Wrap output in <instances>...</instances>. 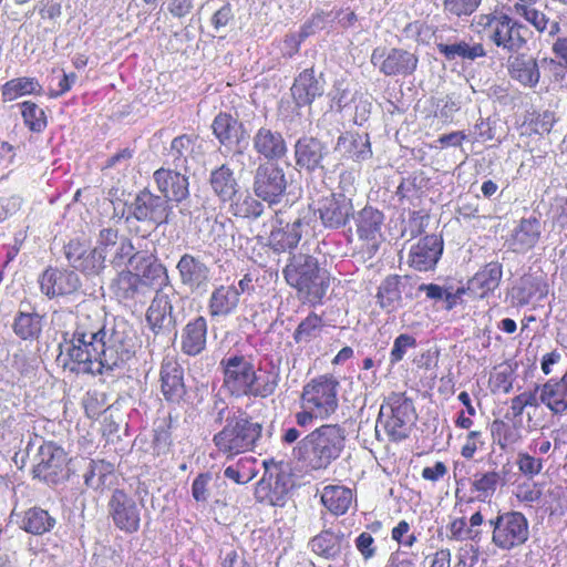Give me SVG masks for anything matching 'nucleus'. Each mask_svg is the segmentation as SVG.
<instances>
[{"instance_id":"7ed1b4c3","label":"nucleus","mask_w":567,"mask_h":567,"mask_svg":"<svg viewBox=\"0 0 567 567\" xmlns=\"http://www.w3.org/2000/svg\"><path fill=\"white\" fill-rule=\"evenodd\" d=\"M284 275L287 284L298 291L300 298L313 305L322 300L330 285L328 271L320 269L318 260L307 254L293 255L284 269Z\"/></svg>"},{"instance_id":"b1692460","label":"nucleus","mask_w":567,"mask_h":567,"mask_svg":"<svg viewBox=\"0 0 567 567\" xmlns=\"http://www.w3.org/2000/svg\"><path fill=\"white\" fill-rule=\"evenodd\" d=\"M493 443L502 451H514L524 440V427L522 420H495L491 424Z\"/></svg>"},{"instance_id":"4c0bfd02","label":"nucleus","mask_w":567,"mask_h":567,"mask_svg":"<svg viewBox=\"0 0 567 567\" xmlns=\"http://www.w3.org/2000/svg\"><path fill=\"white\" fill-rule=\"evenodd\" d=\"M193 153L194 141L190 136L183 135L173 140L168 156L176 169L188 173L196 162Z\"/></svg>"},{"instance_id":"473e14b6","label":"nucleus","mask_w":567,"mask_h":567,"mask_svg":"<svg viewBox=\"0 0 567 567\" xmlns=\"http://www.w3.org/2000/svg\"><path fill=\"white\" fill-rule=\"evenodd\" d=\"M212 126L215 136L226 146L237 145L245 138L243 124L230 114H218Z\"/></svg>"},{"instance_id":"39448f33","label":"nucleus","mask_w":567,"mask_h":567,"mask_svg":"<svg viewBox=\"0 0 567 567\" xmlns=\"http://www.w3.org/2000/svg\"><path fill=\"white\" fill-rule=\"evenodd\" d=\"M415 417L413 402L402 393H392L380 408L377 433L381 426L392 441H402L409 436Z\"/></svg>"},{"instance_id":"052dcab7","label":"nucleus","mask_w":567,"mask_h":567,"mask_svg":"<svg viewBox=\"0 0 567 567\" xmlns=\"http://www.w3.org/2000/svg\"><path fill=\"white\" fill-rule=\"evenodd\" d=\"M482 0H444V11L449 16L461 18L471 16L481 4Z\"/></svg>"},{"instance_id":"603ef678","label":"nucleus","mask_w":567,"mask_h":567,"mask_svg":"<svg viewBox=\"0 0 567 567\" xmlns=\"http://www.w3.org/2000/svg\"><path fill=\"white\" fill-rule=\"evenodd\" d=\"M111 473L112 466L110 463L91 460L83 475L84 483L90 488L99 489L104 486L106 477Z\"/></svg>"},{"instance_id":"c03bdc74","label":"nucleus","mask_w":567,"mask_h":567,"mask_svg":"<svg viewBox=\"0 0 567 567\" xmlns=\"http://www.w3.org/2000/svg\"><path fill=\"white\" fill-rule=\"evenodd\" d=\"M502 475L496 471H488L476 473L471 483L472 492L476 493L478 501L485 502L491 499L496 493L497 487L501 485Z\"/></svg>"},{"instance_id":"a18cd8bd","label":"nucleus","mask_w":567,"mask_h":567,"mask_svg":"<svg viewBox=\"0 0 567 567\" xmlns=\"http://www.w3.org/2000/svg\"><path fill=\"white\" fill-rule=\"evenodd\" d=\"M55 519L42 508L33 507L24 513L21 527L33 535H42L53 528Z\"/></svg>"},{"instance_id":"69168bd1","label":"nucleus","mask_w":567,"mask_h":567,"mask_svg":"<svg viewBox=\"0 0 567 567\" xmlns=\"http://www.w3.org/2000/svg\"><path fill=\"white\" fill-rule=\"evenodd\" d=\"M450 538L455 540L476 539L480 530L466 528V519L464 517L455 518L449 526Z\"/></svg>"},{"instance_id":"f03ea898","label":"nucleus","mask_w":567,"mask_h":567,"mask_svg":"<svg viewBox=\"0 0 567 567\" xmlns=\"http://www.w3.org/2000/svg\"><path fill=\"white\" fill-rule=\"evenodd\" d=\"M346 430L338 424H324L298 443V456L311 470L327 468L346 446Z\"/></svg>"},{"instance_id":"f3484780","label":"nucleus","mask_w":567,"mask_h":567,"mask_svg":"<svg viewBox=\"0 0 567 567\" xmlns=\"http://www.w3.org/2000/svg\"><path fill=\"white\" fill-rule=\"evenodd\" d=\"M527 28L518 23L509 16L501 13V21L495 28L492 42L508 52H517L523 49L527 42Z\"/></svg>"},{"instance_id":"0e129e2a","label":"nucleus","mask_w":567,"mask_h":567,"mask_svg":"<svg viewBox=\"0 0 567 567\" xmlns=\"http://www.w3.org/2000/svg\"><path fill=\"white\" fill-rule=\"evenodd\" d=\"M542 495V486L537 483H523L517 486L516 497L522 503L528 505L539 503Z\"/></svg>"},{"instance_id":"c85d7f7f","label":"nucleus","mask_w":567,"mask_h":567,"mask_svg":"<svg viewBox=\"0 0 567 567\" xmlns=\"http://www.w3.org/2000/svg\"><path fill=\"white\" fill-rule=\"evenodd\" d=\"M334 151L343 158L362 162L371 157L372 151L368 135L346 132L338 137Z\"/></svg>"},{"instance_id":"f257e3e1","label":"nucleus","mask_w":567,"mask_h":567,"mask_svg":"<svg viewBox=\"0 0 567 567\" xmlns=\"http://www.w3.org/2000/svg\"><path fill=\"white\" fill-rule=\"evenodd\" d=\"M107 332L99 322L90 321L87 316H79L76 328L61 344L64 362L76 373L99 374L104 370H113L127 361L132 352L117 336L106 339Z\"/></svg>"},{"instance_id":"37998d69","label":"nucleus","mask_w":567,"mask_h":567,"mask_svg":"<svg viewBox=\"0 0 567 567\" xmlns=\"http://www.w3.org/2000/svg\"><path fill=\"white\" fill-rule=\"evenodd\" d=\"M437 50L447 60L462 58L465 60H475L486 55V51L481 43L468 44L465 41H460L452 44L437 43Z\"/></svg>"},{"instance_id":"79ce46f5","label":"nucleus","mask_w":567,"mask_h":567,"mask_svg":"<svg viewBox=\"0 0 567 567\" xmlns=\"http://www.w3.org/2000/svg\"><path fill=\"white\" fill-rule=\"evenodd\" d=\"M142 287L140 275L133 274L131 270L121 271L111 284V290L115 297L121 300L134 299Z\"/></svg>"},{"instance_id":"de8ad7c7","label":"nucleus","mask_w":567,"mask_h":567,"mask_svg":"<svg viewBox=\"0 0 567 567\" xmlns=\"http://www.w3.org/2000/svg\"><path fill=\"white\" fill-rule=\"evenodd\" d=\"M402 292L400 289V277L389 276L386 277L378 290V300L380 306L386 311L395 310L402 300Z\"/></svg>"},{"instance_id":"393cba45","label":"nucleus","mask_w":567,"mask_h":567,"mask_svg":"<svg viewBox=\"0 0 567 567\" xmlns=\"http://www.w3.org/2000/svg\"><path fill=\"white\" fill-rule=\"evenodd\" d=\"M240 299V292L233 285H219L212 291L207 310L212 318H225L233 315Z\"/></svg>"},{"instance_id":"774afa93","label":"nucleus","mask_w":567,"mask_h":567,"mask_svg":"<svg viewBox=\"0 0 567 567\" xmlns=\"http://www.w3.org/2000/svg\"><path fill=\"white\" fill-rule=\"evenodd\" d=\"M484 445L483 433L481 431H470L465 436V442L461 447V455L466 460H472Z\"/></svg>"},{"instance_id":"2f4dec72","label":"nucleus","mask_w":567,"mask_h":567,"mask_svg":"<svg viewBox=\"0 0 567 567\" xmlns=\"http://www.w3.org/2000/svg\"><path fill=\"white\" fill-rule=\"evenodd\" d=\"M207 321L197 317L189 321L182 332V351L188 355L199 354L206 347Z\"/></svg>"},{"instance_id":"0eeeda50","label":"nucleus","mask_w":567,"mask_h":567,"mask_svg":"<svg viewBox=\"0 0 567 567\" xmlns=\"http://www.w3.org/2000/svg\"><path fill=\"white\" fill-rule=\"evenodd\" d=\"M493 528L492 543L502 550H511L525 544L529 536V524L519 512H505L489 520Z\"/></svg>"},{"instance_id":"ea45409f","label":"nucleus","mask_w":567,"mask_h":567,"mask_svg":"<svg viewBox=\"0 0 567 567\" xmlns=\"http://www.w3.org/2000/svg\"><path fill=\"white\" fill-rule=\"evenodd\" d=\"M383 214L372 207H364L357 218V233L361 239L375 240L381 234Z\"/></svg>"},{"instance_id":"5701e85b","label":"nucleus","mask_w":567,"mask_h":567,"mask_svg":"<svg viewBox=\"0 0 567 567\" xmlns=\"http://www.w3.org/2000/svg\"><path fill=\"white\" fill-rule=\"evenodd\" d=\"M502 276V266L497 262H489L477 271L464 288L471 297L483 299L499 286Z\"/></svg>"},{"instance_id":"9d476101","label":"nucleus","mask_w":567,"mask_h":567,"mask_svg":"<svg viewBox=\"0 0 567 567\" xmlns=\"http://www.w3.org/2000/svg\"><path fill=\"white\" fill-rule=\"evenodd\" d=\"M252 188L258 198L269 204L278 203L287 188L284 169L271 163L260 164L255 173Z\"/></svg>"},{"instance_id":"1a4fd4ad","label":"nucleus","mask_w":567,"mask_h":567,"mask_svg":"<svg viewBox=\"0 0 567 567\" xmlns=\"http://www.w3.org/2000/svg\"><path fill=\"white\" fill-rule=\"evenodd\" d=\"M33 462L34 477L48 484H58L69 476L66 454L53 442H44L34 455Z\"/></svg>"},{"instance_id":"e433bc0d","label":"nucleus","mask_w":567,"mask_h":567,"mask_svg":"<svg viewBox=\"0 0 567 567\" xmlns=\"http://www.w3.org/2000/svg\"><path fill=\"white\" fill-rule=\"evenodd\" d=\"M353 499L350 488L340 485H328L322 489L321 502L334 515L344 514Z\"/></svg>"},{"instance_id":"9b49d317","label":"nucleus","mask_w":567,"mask_h":567,"mask_svg":"<svg viewBox=\"0 0 567 567\" xmlns=\"http://www.w3.org/2000/svg\"><path fill=\"white\" fill-rule=\"evenodd\" d=\"M109 514L114 525L125 533L140 528V509L136 502L121 489H115L109 501Z\"/></svg>"},{"instance_id":"f704fd0d","label":"nucleus","mask_w":567,"mask_h":567,"mask_svg":"<svg viewBox=\"0 0 567 567\" xmlns=\"http://www.w3.org/2000/svg\"><path fill=\"white\" fill-rule=\"evenodd\" d=\"M509 74L525 86H535L540 78L537 61L527 55H517L509 61Z\"/></svg>"},{"instance_id":"a19ab883","label":"nucleus","mask_w":567,"mask_h":567,"mask_svg":"<svg viewBox=\"0 0 567 567\" xmlns=\"http://www.w3.org/2000/svg\"><path fill=\"white\" fill-rule=\"evenodd\" d=\"M209 181L214 193L224 202L230 200L237 193V181L233 171L226 165L213 171Z\"/></svg>"},{"instance_id":"13d9d810","label":"nucleus","mask_w":567,"mask_h":567,"mask_svg":"<svg viewBox=\"0 0 567 567\" xmlns=\"http://www.w3.org/2000/svg\"><path fill=\"white\" fill-rule=\"evenodd\" d=\"M254 462L255 458H240L236 465L226 467L224 475L238 484H246L256 476V471H245L246 465Z\"/></svg>"},{"instance_id":"58836bf2","label":"nucleus","mask_w":567,"mask_h":567,"mask_svg":"<svg viewBox=\"0 0 567 567\" xmlns=\"http://www.w3.org/2000/svg\"><path fill=\"white\" fill-rule=\"evenodd\" d=\"M533 4L515 3L513 12L523 17L529 22L538 32H547L550 37L559 33L560 24L558 21H549L546 14L536 10Z\"/></svg>"},{"instance_id":"20e7f679","label":"nucleus","mask_w":567,"mask_h":567,"mask_svg":"<svg viewBox=\"0 0 567 567\" xmlns=\"http://www.w3.org/2000/svg\"><path fill=\"white\" fill-rule=\"evenodd\" d=\"M261 435V425L250 421L244 413H228L224 427L213 442L218 453L227 458L250 451Z\"/></svg>"},{"instance_id":"5fc2aeb1","label":"nucleus","mask_w":567,"mask_h":567,"mask_svg":"<svg viewBox=\"0 0 567 567\" xmlns=\"http://www.w3.org/2000/svg\"><path fill=\"white\" fill-rule=\"evenodd\" d=\"M21 113L24 123L31 131L41 132L47 125V117L44 111L35 103L25 101L21 103Z\"/></svg>"},{"instance_id":"3c124183","label":"nucleus","mask_w":567,"mask_h":567,"mask_svg":"<svg viewBox=\"0 0 567 567\" xmlns=\"http://www.w3.org/2000/svg\"><path fill=\"white\" fill-rule=\"evenodd\" d=\"M539 223L536 219H523L514 234V243L519 249L532 248L539 238Z\"/></svg>"},{"instance_id":"f8f14e48","label":"nucleus","mask_w":567,"mask_h":567,"mask_svg":"<svg viewBox=\"0 0 567 567\" xmlns=\"http://www.w3.org/2000/svg\"><path fill=\"white\" fill-rule=\"evenodd\" d=\"M179 280L192 292L205 290L212 279V270L200 256L184 254L177 265Z\"/></svg>"},{"instance_id":"4be33fe9","label":"nucleus","mask_w":567,"mask_h":567,"mask_svg":"<svg viewBox=\"0 0 567 567\" xmlns=\"http://www.w3.org/2000/svg\"><path fill=\"white\" fill-rule=\"evenodd\" d=\"M290 91L298 107L307 106L323 94L324 81L317 78L312 69H306L296 78Z\"/></svg>"},{"instance_id":"7c9ffc66","label":"nucleus","mask_w":567,"mask_h":567,"mask_svg":"<svg viewBox=\"0 0 567 567\" xmlns=\"http://www.w3.org/2000/svg\"><path fill=\"white\" fill-rule=\"evenodd\" d=\"M539 401L554 414L567 411V372L559 379H550L539 388Z\"/></svg>"},{"instance_id":"aec40b11","label":"nucleus","mask_w":567,"mask_h":567,"mask_svg":"<svg viewBox=\"0 0 567 567\" xmlns=\"http://www.w3.org/2000/svg\"><path fill=\"white\" fill-rule=\"evenodd\" d=\"M65 255L71 266L86 276L99 275L105 267V255L95 248L86 250L79 241H71Z\"/></svg>"},{"instance_id":"2eb2a0df","label":"nucleus","mask_w":567,"mask_h":567,"mask_svg":"<svg viewBox=\"0 0 567 567\" xmlns=\"http://www.w3.org/2000/svg\"><path fill=\"white\" fill-rule=\"evenodd\" d=\"M290 486L291 482L286 473L267 471L255 488V497L260 503L282 506Z\"/></svg>"},{"instance_id":"423d86ee","label":"nucleus","mask_w":567,"mask_h":567,"mask_svg":"<svg viewBox=\"0 0 567 567\" xmlns=\"http://www.w3.org/2000/svg\"><path fill=\"white\" fill-rule=\"evenodd\" d=\"M339 382L331 375H320L308 382L301 393V408L310 409L327 419L338 408Z\"/></svg>"},{"instance_id":"6e6552de","label":"nucleus","mask_w":567,"mask_h":567,"mask_svg":"<svg viewBox=\"0 0 567 567\" xmlns=\"http://www.w3.org/2000/svg\"><path fill=\"white\" fill-rule=\"evenodd\" d=\"M223 389L235 398L250 396L258 380L252 362L244 355H230L221 360Z\"/></svg>"},{"instance_id":"72a5a7b5","label":"nucleus","mask_w":567,"mask_h":567,"mask_svg":"<svg viewBox=\"0 0 567 567\" xmlns=\"http://www.w3.org/2000/svg\"><path fill=\"white\" fill-rule=\"evenodd\" d=\"M417 65V58L404 50L392 49L380 65V71L385 75L411 74Z\"/></svg>"},{"instance_id":"e2e57ef3","label":"nucleus","mask_w":567,"mask_h":567,"mask_svg":"<svg viewBox=\"0 0 567 567\" xmlns=\"http://www.w3.org/2000/svg\"><path fill=\"white\" fill-rule=\"evenodd\" d=\"M122 237L118 236V233L116 229L113 228H103L100 230L96 246L94 247L96 250H100L101 255H105V259L107 258V255H111V250L114 248V246L117 244V241Z\"/></svg>"},{"instance_id":"c9c22d12","label":"nucleus","mask_w":567,"mask_h":567,"mask_svg":"<svg viewBox=\"0 0 567 567\" xmlns=\"http://www.w3.org/2000/svg\"><path fill=\"white\" fill-rule=\"evenodd\" d=\"M302 221L297 218L285 227L274 229L269 236V244L275 251L284 252L297 247L301 239Z\"/></svg>"},{"instance_id":"cd10ccee","label":"nucleus","mask_w":567,"mask_h":567,"mask_svg":"<svg viewBox=\"0 0 567 567\" xmlns=\"http://www.w3.org/2000/svg\"><path fill=\"white\" fill-rule=\"evenodd\" d=\"M254 150L268 161L280 159L287 153V144L281 133L260 127L252 138Z\"/></svg>"},{"instance_id":"338daca9","label":"nucleus","mask_w":567,"mask_h":567,"mask_svg":"<svg viewBox=\"0 0 567 567\" xmlns=\"http://www.w3.org/2000/svg\"><path fill=\"white\" fill-rule=\"evenodd\" d=\"M518 470L526 476H535L543 470V461L528 453H518L517 455Z\"/></svg>"},{"instance_id":"6e6d98bb","label":"nucleus","mask_w":567,"mask_h":567,"mask_svg":"<svg viewBox=\"0 0 567 567\" xmlns=\"http://www.w3.org/2000/svg\"><path fill=\"white\" fill-rule=\"evenodd\" d=\"M142 286L159 287L168 281L167 269L155 259L146 265L145 270L140 275Z\"/></svg>"},{"instance_id":"ddd939ff","label":"nucleus","mask_w":567,"mask_h":567,"mask_svg":"<svg viewBox=\"0 0 567 567\" xmlns=\"http://www.w3.org/2000/svg\"><path fill=\"white\" fill-rule=\"evenodd\" d=\"M41 292L53 299L72 295L81 287L78 274L69 269L48 268L39 278Z\"/></svg>"},{"instance_id":"a211bd4d","label":"nucleus","mask_w":567,"mask_h":567,"mask_svg":"<svg viewBox=\"0 0 567 567\" xmlns=\"http://www.w3.org/2000/svg\"><path fill=\"white\" fill-rule=\"evenodd\" d=\"M154 181L157 189L163 194L164 199L182 202L188 194V177L181 169L159 168L154 173Z\"/></svg>"},{"instance_id":"6ab92c4d","label":"nucleus","mask_w":567,"mask_h":567,"mask_svg":"<svg viewBox=\"0 0 567 567\" xmlns=\"http://www.w3.org/2000/svg\"><path fill=\"white\" fill-rule=\"evenodd\" d=\"M318 212L326 227L339 228L353 215V206L344 195L331 194L320 202Z\"/></svg>"},{"instance_id":"bf43d9fd","label":"nucleus","mask_w":567,"mask_h":567,"mask_svg":"<svg viewBox=\"0 0 567 567\" xmlns=\"http://www.w3.org/2000/svg\"><path fill=\"white\" fill-rule=\"evenodd\" d=\"M280 377L276 371H269L265 375L258 377L257 382L254 384L252 396L267 398L276 391Z\"/></svg>"},{"instance_id":"864d4df0","label":"nucleus","mask_w":567,"mask_h":567,"mask_svg":"<svg viewBox=\"0 0 567 567\" xmlns=\"http://www.w3.org/2000/svg\"><path fill=\"white\" fill-rule=\"evenodd\" d=\"M501 21V13H487L475 16L472 20V30L481 35V39H487L492 42L495 28Z\"/></svg>"},{"instance_id":"4d7b16f0","label":"nucleus","mask_w":567,"mask_h":567,"mask_svg":"<svg viewBox=\"0 0 567 567\" xmlns=\"http://www.w3.org/2000/svg\"><path fill=\"white\" fill-rule=\"evenodd\" d=\"M264 213V205L250 195H246L243 199L234 204V214L243 218H258Z\"/></svg>"},{"instance_id":"49530a36","label":"nucleus","mask_w":567,"mask_h":567,"mask_svg":"<svg viewBox=\"0 0 567 567\" xmlns=\"http://www.w3.org/2000/svg\"><path fill=\"white\" fill-rule=\"evenodd\" d=\"M42 87L34 78H17L8 81L2 86V97L4 101H14L28 94H39Z\"/></svg>"},{"instance_id":"c756f323","label":"nucleus","mask_w":567,"mask_h":567,"mask_svg":"<svg viewBox=\"0 0 567 567\" xmlns=\"http://www.w3.org/2000/svg\"><path fill=\"white\" fill-rule=\"evenodd\" d=\"M161 388L168 401H177L184 394L183 370L172 358H166L162 362Z\"/></svg>"},{"instance_id":"4468645a","label":"nucleus","mask_w":567,"mask_h":567,"mask_svg":"<svg viewBox=\"0 0 567 567\" xmlns=\"http://www.w3.org/2000/svg\"><path fill=\"white\" fill-rule=\"evenodd\" d=\"M131 214L140 221L159 226L167 221L169 206L163 197L144 190L136 196L131 207Z\"/></svg>"},{"instance_id":"8fccbe9b","label":"nucleus","mask_w":567,"mask_h":567,"mask_svg":"<svg viewBox=\"0 0 567 567\" xmlns=\"http://www.w3.org/2000/svg\"><path fill=\"white\" fill-rule=\"evenodd\" d=\"M324 328L323 320L315 312L309 313L293 332L296 343H309L320 337Z\"/></svg>"},{"instance_id":"09e8293b","label":"nucleus","mask_w":567,"mask_h":567,"mask_svg":"<svg viewBox=\"0 0 567 567\" xmlns=\"http://www.w3.org/2000/svg\"><path fill=\"white\" fill-rule=\"evenodd\" d=\"M14 332L23 340L35 339L42 330V317L34 312L20 311L14 320Z\"/></svg>"},{"instance_id":"412c9836","label":"nucleus","mask_w":567,"mask_h":567,"mask_svg":"<svg viewBox=\"0 0 567 567\" xmlns=\"http://www.w3.org/2000/svg\"><path fill=\"white\" fill-rule=\"evenodd\" d=\"M146 320L155 334L169 332L175 326L172 297L157 291L147 309Z\"/></svg>"},{"instance_id":"a878e982","label":"nucleus","mask_w":567,"mask_h":567,"mask_svg":"<svg viewBox=\"0 0 567 567\" xmlns=\"http://www.w3.org/2000/svg\"><path fill=\"white\" fill-rule=\"evenodd\" d=\"M326 155L324 145L313 137L299 138L295 145L296 165L307 172L322 168L321 163Z\"/></svg>"},{"instance_id":"dca6fc26","label":"nucleus","mask_w":567,"mask_h":567,"mask_svg":"<svg viewBox=\"0 0 567 567\" xmlns=\"http://www.w3.org/2000/svg\"><path fill=\"white\" fill-rule=\"evenodd\" d=\"M310 550L327 559H338L344 550L350 548L348 535L341 529L328 528L313 536L309 542Z\"/></svg>"},{"instance_id":"680f3d73","label":"nucleus","mask_w":567,"mask_h":567,"mask_svg":"<svg viewBox=\"0 0 567 567\" xmlns=\"http://www.w3.org/2000/svg\"><path fill=\"white\" fill-rule=\"evenodd\" d=\"M134 251V247L131 240L126 237H122L114 248L111 250V255H107V258L114 267H121L125 264V260L128 259Z\"/></svg>"},{"instance_id":"bb28decb","label":"nucleus","mask_w":567,"mask_h":567,"mask_svg":"<svg viewBox=\"0 0 567 567\" xmlns=\"http://www.w3.org/2000/svg\"><path fill=\"white\" fill-rule=\"evenodd\" d=\"M442 254V244L436 236L422 238L410 252V264L419 271L432 269Z\"/></svg>"}]
</instances>
